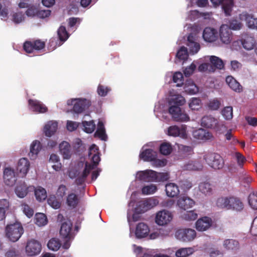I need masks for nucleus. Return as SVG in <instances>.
Listing matches in <instances>:
<instances>
[{"label": "nucleus", "mask_w": 257, "mask_h": 257, "mask_svg": "<svg viewBox=\"0 0 257 257\" xmlns=\"http://www.w3.org/2000/svg\"><path fill=\"white\" fill-rule=\"evenodd\" d=\"M185 102L184 97L179 94L173 96L169 101V112L175 120L181 122L189 120L190 117L180 107Z\"/></svg>", "instance_id": "obj_1"}, {"label": "nucleus", "mask_w": 257, "mask_h": 257, "mask_svg": "<svg viewBox=\"0 0 257 257\" xmlns=\"http://www.w3.org/2000/svg\"><path fill=\"white\" fill-rule=\"evenodd\" d=\"M216 205L221 209L236 211H240L244 208L243 203L240 199L233 196L218 198L216 201Z\"/></svg>", "instance_id": "obj_2"}, {"label": "nucleus", "mask_w": 257, "mask_h": 257, "mask_svg": "<svg viewBox=\"0 0 257 257\" xmlns=\"http://www.w3.org/2000/svg\"><path fill=\"white\" fill-rule=\"evenodd\" d=\"M6 236L12 242H16L24 233V229L20 223H14L8 225L5 229Z\"/></svg>", "instance_id": "obj_3"}, {"label": "nucleus", "mask_w": 257, "mask_h": 257, "mask_svg": "<svg viewBox=\"0 0 257 257\" xmlns=\"http://www.w3.org/2000/svg\"><path fill=\"white\" fill-rule=\"evenodd\" d=\"M203 159L210 167L214 169H221L224 165L223 159L217 153H207L204 155Z\"/></svg>", "instance_id": "obj_4"}, {"label": "nucleus", "mask_w": 257, "mask_h": 257, "mask_svg": "<svg viewBox=\"0 0 257 257\" xmlns=\"http://www.w3.org/2000/svg\"><path fill=\"white\" fill-rule=\"evenodd\" d=\"M175 236L179 240L184 242L192 241L196 236V232L194 229L191 228H182L178 229Z\"/></svg>", "instance_id": "obj_5"}, {"label": "nucleus", "mask_w": 257, "mask_h": 257, "mask_svg": "<svg viewBox=\"0 0 257 257\" xmlns=\"http://www.w3.org/2000/svg\"><path fill=\"white\" fill-rule=\"evenodd\" d=\"M173 218L171 212L166 210H163L157 212L155 221L159 225H165L168 224Z\"/></svg>", "instance_id": "obj_6"}, {"label": "nucleus", "mask_w": 257, "mask_h": 257, "mask_svg": "<svg viewBox=\"0 0 257 257\" xmlns=\"http://www.w3.org/2000/svg\"><path fill=\"white\" fill-rule=\"evenodd\" d=\"M41 244L36 240L31 239L28 241L26 246V252L29 256L38 254L41 251Z\"/></svg>", "instance_id": "obj_7"}, {"label": "nucleus", "mask_w": 257, "mask_h": 257, "mask_svg": "<svg viewBox=\"0 0 257 257\" xmlns=\"http://www.w3.org/2000/svg\"><path fill=\"white\" fill-rule=\"evenodd\" d=\"M76 101L74 103L73 110L76 113H80L87 109L91 105V102L89 100L85 98L74 99L71 100L72 103Z\"/></svg>", "instance_id": "obj_8"}, {"label": "nucleus", "mask_w": 257, "mask_h": 257, "mask_svg": "<svg viewBox=\"0 0 257 257\" xmlns=\"http://www.w3.org/2000/svg\"><path fill=\"white\" fill-rule=\"evenodd\" d=\"M28 105L30 109L36 113H43L48 111L47 107L41 101L37 99H29Z\"/></svg>", "instance_id": "obj_9"}, {"label": "nucleus", "mask_w": 257, "mask_h": 257, "mask_svg": "<svg viewBox=\"0 0 257 257\" xmlns=\"http://www.w3.org/2000/svg\"><path fill=\"white\" fill-rule=\"evenodd\" d=\"M4 180L7 186H13L17 180V176L14 169L11 168H6L4 171Z\"/></svg>", "instance_id": "obj_10"}, {"label": "nucleus", "mask_w": 257, "mask_h": 257, "mask_svg": "<svg viewBox=\"0 0 257 257\" xmlns=\"http://www.w3.org/2000/svg\"><path fill=\"white\" fill-rule=\"evenodd\" d=\"M159 201L154 198H150L140 202L137 207V210L140 213H144L157 205Z\"/></svg>", "instance_id": "obj_11"}, {"label": "nucleus", "mask_w": 257, "mask_h": 257, "mask_svg": "<svg viewBox=\"0 0 257 257\" xmlns=\"http://www.w3.org/2000/svg\"><path fill=\"white\" fill-rule=\"evenodd\" d=\"M220 39L224 44H229L232 39V34L230 29L226 25H222L220 28Z\"/></svg>", "instance_id": "obj_12"}, {"label": "nucleus", "mask_w": 257, "mask_h": 257, "mask_svg": "<svg viewBox=\"0 0 257 257\" xmlns=\"http://www.w3.org/2000/svg\"><path fill=\"white\" fill-rule=\"evenodd\" d=\"M193 136L195 139L203 141L213 140L212 134L203 128H199L193 132Z\"/></svg>", "instance_id": "obj_13"}, {"label": "nucleus", "mask_w": 257, "mask_h": 257, "mask_svg": "<svg viewBox=\"0 0 257 257\" xmlns=\"http://www.w3.org/2000/svg\"><path fill=\"white\" fill-rule=\"evenodd\" d=\"M202 36L205 41L210 43L213 42L218 38V32L213 28L206 27L203 31Z\"/></svg>", "instance_id": "obj_14"}, {"label": "nucleus", "mask_w": 257, "mask_h": 257, "mask_svg": "<svg viewBox=\"0 0 257 257\" xmlns=\"http://www.w3.org/2000/svg\"><path fill=\"white\" fill-rule=\"evenodd\" d=\"M187 45L190 53L192 54L197 53L200 48L199 44L196 42V37L192 33L190 34L187 37Z\"/></svg>", "instance_id": "obj_15"}, {"label": "nucleus", "mask_w": 257, "mask_h": 257, "mask_svg": "<svg viewBox=\"0 0 257 257\" xmlns=\"http://www.w3.org/2000/svg\"><path fill=\"white\" fill-rule=\"evenodd\" d=\"M30 167L29 160L25 158L19 160L17 166V170L19 172L22 177H24L27 174Z\"/></svg>", "instance_id": "obj_16"}, {"label": "nucleus", "mask_w": 257, "mask_h": 257, "mask_svg": "<svg viewBox=\"0 0 257 257\" xmlns=\"http://www.w3.org/2000/svg\"><path fill=\"white\" fill-rule=\"evenodd\" d=\"M212 224V220L208 217H203L199 219L196 222V228L199 231L208 229Z\"/></svg>", "instance_id": "obj_17"}, {"label": "nucleus", "mask_w": 257, "mask_h": 257, "mask_svg": "<svg viewBox=\"0 0 257 257\" xmlns=\"http://www.w3.org/2000/svg\"><path fill=\"white\" fill-rule=\"evenodd\" d=\"M218 120L211 115L204 116L201 121L202 126L206 128H215L217 126Z\"/></svg>", "instance_id": "obj_18"}, {"label": "nucleus", "mask_w": 257, "mask_h": 257, "mask_svg": "<svg viewBox=\"0 0 257 257\" xmlns=\"http://www.w3.org/2000/svg\"><path fill=\"white\" fill-rule=\"evenodd\" d=\"M80 203V198L78 195L74 193L68 194L66 197V204L70 209L76 208Z\"/></svg>", "instance_id": "obj_19"}, {"label": "nucleus", "mask_w": 257, "mask_h": 257, "mask_svg": "<svg viewBox=\"0 0 257 257\" xmlns=\"http://www.w3.org/2000/svg\"><path fill=\"white\" fill-rule=\"evenodd\" d=\"M88 156L89 157L92 156L91 159L93 163L92 165H94V168L95 167L98 165L100 161L98 148L96 145L93 144L90 146L89 150Z\"/></svg>", "instance_id": "obj_20"}, {"label": "nucleus", "mask_w": 257, "mask_h": 257, "mask_svg": "<svg viewBox=\"0 0 257 257\" xmlns=\"http://www.w3.org/2000/svg\"><path fill=\"white\" fill-rule=\"evenodd\" d=\"M168 135L173 137L179 136L182 138H186L187 137L186 128L184 127H182L180 128L176 125L170 126L168 128Z\"/></svg>", "instance_id": "obj_21"}, {"label": "nucleus", "mask_w": 257, "mask_h": 257, "mask_svg": "<svg viewBox=\"0 0 257 257\" xmlns=\"http://www.w3.org/2000/svg\"><path fill=\"white\" fill-rule=\"evenodd\" d=\"M177 204L180 208L186 210L193 207L195 204V202L190 198L186 196H183L180 197L177 200Z\"/></svg>", "instance_id": "obj_22"}, {"label": "nucleus", "mask_w": 257, "mask_h": 257, "mask_svg": "<svg viewBox=\"0 0 257 257\" xmlns=\"http://www.w3.org/2000/svg\"><path fill=\"white\" fill-rule=\"evenodd\" d=\"M139 157L144 161L151 162L157 157V153L151 149H146L141 152Z\"/></svg>", "instance_id": "obj_23"}, {"label": "nucleus", "mask_w": 257, "mask_h": 257, "mask_svg": "<svg viewBox=\"0 0 257 257\" xmlns=\"http://www.w3.org/2000/svg\"><path fill=\"white\" fill-rule=\"evenodd\" d=\"M149 232L148 226L143 222L139 223L136 227V236L137 238H141L147 236Z\"/></svg>", "instance_id": "obj_24"}, {"label": "nucleus", "mask_w": 257, "mask_h": 257, "mask_svg": "<svg viewBox=\"0 0 257 257\" xmlns=\"http://www.w3.org/2000/svg\"><path fill=\"white\" fill-rule=\"evenodd\" d=\"M59 150L64 159H69L72 153L70 145L66 141L62 142L59 145Z\"/></svg>", "instance_id": "obj_25"}, {"label": "nucleus", "mask_w": 257, "mask_h": 257, "mask_svg": "<svg viewBox=\"0 0 257 257\" xmlns=\"http://www.w3.org/2000/svg\"><path fill=\"white\" fill-rule=\"evenodd\" d=\"M166 192L168 197H177L180 191L178 186L174 183H169L166 185Z\"/></svg>", "instance_id": "obj_26"}, {"label": "nucleus", "mask_w": 257, "mask_h": 257, "mask_svg": "<svg viewBox=\"0 0 257 257\" xmlns=\"http://www.w3.org/2000/svg\"><path fill=\"white\" fill-rule=\"evenodd\" d=\"M72 224L70 221L62 223L60 229V234L63 238L71 237Z\"/></svg>", "instance_id": "obj_27"}, {"label": "nucleus", "mask_w": 257, "mask_h": 257, "mask_svg": "<svg viewBox=\"0 0 257 257\" xmlns=\"http://www.w3.org/2000/svg\"><path fill=\"white\" fill-rule=\"evenodd\" d=\"M58 127V123L56 121H50L45 125L44 132L45 136L48 137H51L56 132Z\"/></svg>", "instance_id": "obj_28"}, {"label": "nucleus", "mask_w": 257, "mask_h": 257, "mask_svg": "<svg viewBox=\"0 0 257 257\" xmlns=\"http://www.w3.org/2000/svg\"><path fill=\"white\" fill-rule=\"evenodd\" d=\"M225 81L229 87L233 90L238 92L242 90L241 85L232 76H227Z\"/></svg>", "instance_id": "obj_29"}, {"label": "nucleus", "mask_w": 257, "mask_h": 257, "mask_svg": "<svg viewBox=\"0 0 257 257\" xmlns=\"http://www.w3.org/2000/svg\"><path fill=\"white\" fill-rule=\"evenodd\" d=\"M223 247L227 249L235 251L239 248V243L238 241L233 239H225L223 243Z\"/></svg>", "instance_id": "obj_30"}, {"label": "nucleus", "mask_w": 257, "mask_h": 257, "mask_svg": "<svg viewBox=\"0 0 257 257\" xmlns=\"http://www.w3.org/2000/svg\"><path fill=\"white\" fill-rule=\"evenodd\" d=\"M243 47L247 50H250L255 46V40L254 38L250 36H245L241 41Z\"/></svg>", "instance_id": "obj_31"}, {"label": "nucleus", "mask_w": 257, "mask_h": 257, "mask_svg": "<svg viewBox=\"0 0 257 257\" xmlns=\"http://www.w3.org/2000/svg\"><path fill=\"white\" fill-rule=\"evenodd\" d=\"M41 149V146L40 142L37 140L33 141L31 145L30 152L29 154L30 157L32 159H35Z\"/></svg>", "instance_id": "obj_32"}, {"label": "nucleus", "mask_w": 257, "mask_h": 257, "mask_svg": "<svg viewBox=\"0 0 257 257\" xmlns=\"http://www.w3.org/2000/svg\"><path fill=\"white\" fill-rule=\"evenodd\" d=\"M210 65L213 69L214 71L216 69H222L224 68L223 61L219 57L215 56H211L210 57Z\"/></svg>", "instance_id": "obj_33"}, {"label": "nucleus", "mask_w": 257, "mask_h": 257, "mask_svg": "<svg viewBox=\"0 0 257 257\" xmlns=\"http://www.w3.org/2000/svg\"><path fill=\"white\" fill-rule=\"evenodd\" d=\"M35 195L36 199L39 202L45 200L47 197L46 190L41 186H38L35 189Z\"/></svg>", "instance_id": "obj_34"}, {"label": "nucleus", "mask_w": 257, "mask_h": 257, "mask_svg": "<svg viewBox=\"0 0 257 257\" xmlns=\"http://www.w3.org/2000/svg\"><path fill=\"white\" fill-rule=\"evenodd\" d=\"M94 136L98 137L101 140H106L107 135L105 134V130L102 122L99 121L98 123V128L95 133Z\"/></svg>", "instance_id": "obj_35"}, {"label": "nucleus", "mask_w": 257, "mask_h": 257, "mask_svg": "<svg viewBox=\"0 0 257 257\" xmlns=\"http://www.w3.org/2000/svg\"><path fill=\"white\" fill-rule=\"evenodd\" d=\"M183 168L185 170L198 171L202 169V165L198 162L191 161L185 164Z\"/></svg>", "instance_id": "obj_36"}, {"label": "nucleus", "mask_w": 257, "mask_h": 257, "mask_svg": "<svg viewBox=\"0 0 257 257\" xmlns=\"http://www.w3.org/2000/svg\"><path fill=\"white\" fill-rule=\"evenodd\" d=\"M243 17H244L248 28L257 30V18H254L252 16L248 14H245Z\"/></svg>", "instance_id": "obj_37"}, {"label": "nucleus", "mask_w": 257, "mask_h": 257, "mask_svg": "<svg viewBox=\"0 0 257 257\" xmlns=\"http://www.w3.org/2000/svg\"><path fill=\"white\" fill-rule=\"evenodd\" d=\"M28 187L24 183L17 186L15 188V193L20 198H24L28 194Z\"/></svg>", "instance_id": "obj_38"}, {"label": "nucleus", "mask_w": 257, "mask_h": 257, "mask_svg": "<svg viewBox=\"0 0 257 257\" xmlns=\"http://www.w3.org/2000/svg\"><path fill=\"white\" fill-rule=\"evenodd\" d=\"M194 251L192 247L181 248L176 251L175 255L177 257H187L192 254Z\"/></svg>", "instance_id": "obj_39"}, {"label": "nucleus", "mask_w": 257, "mask_h": 257, "mask_svg": "<svg viewBox=\"0 0 257 257\" xmlns=\"http://www.w3.org/2000/svg\"><path fill=\"white\" fill-rule=\"evenodd\" d=\"M61 246L60 240L57 238H52L47 243L48 248L53 251L58 250Z\"/></svg>", "instance_id": "obj_40"}, {"label": "nucleus", "mask_w": 257, "mask_h": 257, "mask_svg": "<svg viewBox=\"0 0 257 257\" xmlns=\"http://www.w3.org/2000/svg\"><path fill=\"white\" fill-rule=\"evenodd\" d=\"M159 151L161 154L163 155H168L172 151V147L169 143H163L161 144L159 148Z\"/></svg>", "instance_id": "obj_41"}, {"label": "nucleus", "mask_w": 257, "mask_h": 257, "mask_svg": "<svg viewBox=\"0 0 257 257\" xmlns=\"http://www.w3.org/2000/svg\"><path fill=\"white\" fill-rule=\"evenodd\" d=\"M23 49L27 53H32L37 52V49L35 47L32 40L26 41L23 44Z\"/></svg>", "instance_id": "obj_42"}, {"label": "nucleus", "mask_w": 257, "mask_h": 257, "mask_svg": "<svg viewBox=\"0 0 257 257\" xmlns=\"http://www.w3.org/2000/svg\"><path fill=\"white\" fill-rule=\"evenodd\" d=\"M57 34L59 40L62 42L65 41L69 37L68 32L64 26H61L57 31Z\"/></svg>", "instance_id": "obj_43"}, {"label": "nucleus", "mask_w": 257, "mask_h": 257, "mask_svg": "<svg viewBox=\"0 0 257 257\" xmlns=\"http://www.w3.org/2000/svg\"><path fill=\"white\" fill-rule=\"evenodd\" d=\"M248 203L253 209L257 210V192L250 193L248 197Z\"/></svg>", "instance_id": "obj_44"}, {"label": "nucleus", "mask_w": 257, "mask_h": 257, "mask_svg": "<svg viewBox=\"0 0 257 257\" xmlns=\"http://www.w3.org/2000/svg\"><path fill=\"white\" fill-rule=\"evenodd\" d=\"M199 189L200 192L205 195L209 194L212 191L211 184L208 182L200 183L199 185Z\"/></svg>", "instance_id": "obj_45"}, {"label": "nucleus", "mask_w": 257, "mask_h": 257, "mask_svg": "<svg viewBox=\"0 0 257 257\" xmlns=\"http://www.w3.org/2000/svg\"><path fill=\"white\" fill-rule=\"evenodd\" d=\"M46 216L43 213H37L36 215V223L39 226H43L47 223Z\"/></svg>", "instance_id": "obj_46"}, {"label": "nucleus", "mask_w": 257, "mask_h": 257, "mask_svg": "<svg viewBox=\"0 0 257 257\" xmlns=\"http://www.w3.org/2000/svg\"><path fill=\"white\" fill-rule=\"evenodd\" d=\"M84 130L87 133H92L95 128V124L93 121H84L82 122Z\"/></svg>", "instance_id": "obj_47"}, {"label": "nucleus", "mask_w": 257, "mask_h": 257, "mask_svg": "<svg viewBox=\"0 0 257 257\" xmlns=\"http://www.w3.org/2000/svg\"><path fill=\"white\" fill-rule=\"evenodd\" d=\"M188 56L187 49L185 47H181L176 54V57L180 60H186Z\"/></svg>", "instance_id": "obj_48"}, {"label": "nucleus", "mask_w": 257, "mask_h": 257, "mask_svg": "<svg viewBox=\"0 0 257 257\" xmlns=\"http://www.w3.org/2000/svg\"><path fill=\"white\" fill-rule=\"evenodd\" d=\"M157 190V188L155 185L151 184L150 185L145 186L142 189V194L144 195H149L153 194Z\"/></svg>", "instance_id": "obj_49"}, {"label": "nucleus", "mask_w": 257, "mask_h": 257, "mask_svg": "<svg viewBox=\"0 0 257 257\" xmlns=\"http://www.w3.org/2000/svg\"><path fill=\"white\" fill-rule=\"evenodd\" d=\"M221 113L225 119H230L233 116V108L231 106H226L222 109Z\"/></svg>", "instance_id": "obj_50"}, {"label": "nucleus", "mask_w": 257, "mask_h": 257, "mask_svg": "<svg viewBox=\"0 0 257 257\" xmlns=\"http://www.w3.org/2000/svg\"><path fill=\"white\" fill-rule=\"evenodd\" d=\"M197 217L198 214L194 210L186 211L182 215V218L187 221L195 220Z\"/></svg>", "instance_id": "obj_51"}, {"label": "nucleus", "mask_w": 257, "mask_h": 257, "mask_svg": "<svg viewBox=\"0 0 257 257\" xmlns=\"http://www.w3.org/2000/svg\"><path fill=\"white\" fill-rule=\"evenodd\" d=\"M48 204L54 209H58L61 206V203L58 201L55 196H50L47 200Z\"/></svg>", "instance_id": "obj_52"}, {"label": "nucleus", "mask_w": 257, "mask_h": 257, "mask_svg": "<svg viewBox=\"0 0 257 257\" xmlns=\"http://www.w3.org/2000/svg\"><path fill=\"white\" fill-rule=\"evenodd\" d=\"M110 90L109 87L99 84L97 87V92L99 96L104 97Z\"/></svg>", "instance_id": "obj_53"}, {"label": "nucleus", "mask_w": 257, "mask_h": 257, "mask_svg": "<svg viewBox=\"0 0 257 257\" xmlns=\"http://www.w3.org/2000/svg\"><path fill=\"white\" fill-rule=\"evenodd\" d=\"M174 82L177 83V86H180L183 84V76L180 72H177L174 73L173 76Z\"/></svg>", "instance_id": "obj_54"}, {"label": "nucleus", "mask_w": 257, "mask_h": 257, "mask_svg": "<svg viewBox=\"0 0 257 257\" xmlns=\"http://www.w3.org/2000/svg\"><path fill=\"white\" fill-rule=\"evenodd\" d=\"M235 156L237 161L238 167L240 168H242L243 167L244 163L246 162V159L240 153L236 152L235 153Z\"/></svg>", "instance_id": "obj_55"}, {"label": "nucleus", "mask_w": 257, "mask_h": 257, "mask_svg": "<svg viewBox=\"0 0 257 257\" xmlns=\"http://www.w3.org/2000/svg\"><path fill=\"white\" fill-rule=\"evenodd\" d=\"M21 206L23 212L27 217L30 218L33 216L34 214V210L32 208L25 203H22Z\"/></svg>", "instance_id": "obj_56"}, {"label": "nucleus", "mask_w": 257, "mask_h": 257, "mask_svg": "<svg viewBox=\"0 0 257 257\" xmlns=\"http://www.w3.org/2000/svg\"><path fill=\"white\" fill-rule=\"evenodd\" d=\"M33 44L37 49V52H39L45 48L46 43L40 39L33 40Z\"/></svg>", "instance_id": "obj_57"}, {"label": "nucleus", "mask_w": 257, "mask_h": 257, "mask_svg": "<svg viewBox=\"0 0 257 257\" xmlns=\"http://www.w3.org/2000/svg\"><path fill=\"white\" fill-rule=\"evenodd\" d=\"M94 169V165L89 164L87 162L85 163V168L80 176L86 179L89 174L90 171Z\"/></svg>", "instance_id": "obj_58"}, {"label": "nucleus", "mask_w": 257, "mask_h": 257, "mask_svg": "<svg viewBox=\"0 0 257 257\" xmlns=\"http://www.w3.org/2000/svg\"><path fill=\"white\" fill-rule=\"evenodd\" d=\"M200 100L198 98H192L189 104V107L192 110H198L200 107Z\"/></svg>", "instance_id": "obj_59"}, {"label": "nucleus", "mask_w": 257, "mask_h": 257, "mask_svg": "<svg viewBox=\"0 0 257 257\" xmlns=\"http://www.w3.org/2000/svg\"><path fill=\"white\" fill-rule=\"evenodd\" d=\"M220 104V102L218 100L214 99L210 101L208 104V106L210 109L216 110L219 108Z\"/></svg>", "instance_id": "obj_60"}, {"label": "nucleus", "mask_w": 257, "mask_h": 257, "mask_svg": "<svg viewBox=\"0 0 257 257\" xmlns=\"http://www.w3.org/2000/svg\"><path fill=\"white\" fill-rule=\"evenodd\" d=\"M67 191V188L66 186L63 184H61L59 186L56 194L58 197L63 198L66 195Z\"/></svg>", "instance_id": "obj_61"}, {"label": "nucleus", "mask_w": 257, "mask_h": 257, "mask_svg": "<svg viewBox=\"0 0 257 257\" xmlns=\"http://www.w3.org/2000/svg\"><path fill=\"white\" fill-rule=\"evenodd\" d=\"M138 179L141 181L149 182L150 179H149L148 170L140 172L138 173Z\"/></svg>", "instance_id": "obj_62"}, {"label": "nucleus", "mask_w": 257, "mask_h": 257, "mask_svg": "<svg viewBox=\"0 0 257 257\" xmlns=\"http://www.w3.org/2000/svg\"><path fill=\"white\" fill-rule=\"evenodd\" d=\"M196 65L192 63L189 67H186L184 70V74L186 77H189L193 74L196 69Z\"/></svg>", "instance_id": "obj_63"}, {"label": "nucleus", "mask_w": 257, "mask_h": 257, "mask_svg": "<svg viewBox=\"0 0 257 257\" xmlns=\"http://www.w3.org/2000/svg\"><path fill=\"white\" fill-rule=\"evenodd\" d=\"M251 234L253 236H257V216L254 218L250 229Z\"/></svg>", "instance_id": "obj_64"}]
</instances>
